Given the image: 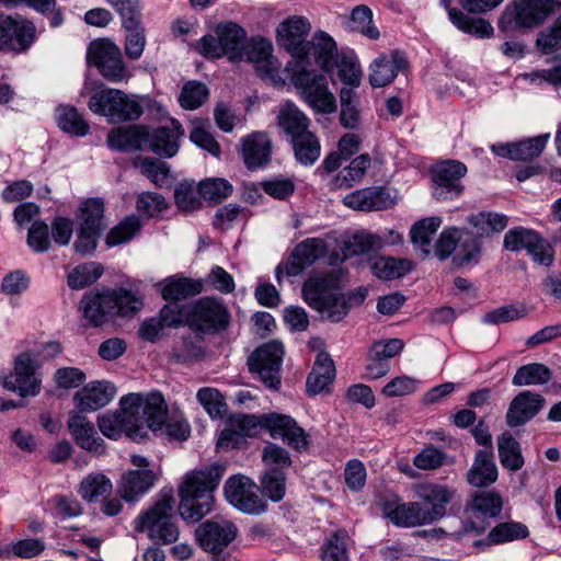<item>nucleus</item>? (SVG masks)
<instances>
[{"label":"nucleus","instance_id":"f257e3e1","mask_svg":"<svg viewBox=\"0 0 561 561\" xmlns=\"http://www.w3.org/2000/svg\"><path fill=\"white\" fill-rule=\"evenodd\" d=\"M222 474L224 468L218 463L185 474L179 488V512L183 519L197 522L211 511L213 492Z\"/></svg>","mask_w":561,"mask_h":561},{"label":"nucleus","instance_id":"774afa93","mask_svg":"<svg viewBox=\"0 0 561 561\" xmlns=\"http://www.w3.org/2000/svg\"><path fill=\"white\" fill-rule=\"evenodd\" d=\"M334 66L337 69L339 78L347 85L359 87L362 81L360 65L355 57L341 56Z\"/></svg>","mask_w":561,"mask_h":561},{"label":"nucleus","instance_id":"0eeeda50","mask_svg":"<svg viewBox=\"0 0 561 561\" xmlns=\"http://www.w3.org/2000/svg\"><path fill=\"white\" fill-rule=\"evenodd\" d=\"M91 112L105 116L110 123L135 121L142 113L140 104L124 91L102 88L93 92L88 101Z\"/></svg>","mask_w":561,"mask_h":561},{"label":"nucleus","instance_id":"5fc2aeb1","mask_svg":"<svg viewBox=\"0 0 561 561\" xmlns=\"http://www.w3.org/2000/svg\"><path fill=\"white\" fill-rule=\"evenodd\" d=\"M103 273L99 263L89 262L75 267L68 275V286L72 289H83L93 284Z\"/></svg>","mask_w":561,"mask_h":561},{"label":"nucleus","instance_id":"3c124183","mask_svg":"<svg viewBox=\"0 0 561 561\" xmlns=\"http://www.w3.org/2000/svg\"><path fill=\"white\" fill-rule=\"evenodd\" d=\"M383 242L380 237L357 232L344 241L343 255L345 259L368 253L371 250L380 249Z\"/></svg>","mask_w":561,"mask_h":561},{"label":"nucleus","instance_id":"4468645a","mask_svg":"<svg viewBox=\"0 0 561 561\" xmlns=\"http://www.w3.org/2000/svg\"><path fill=\"white\" fill-rule=\"evenodd\" d=\"M228 502L241 512L261 514L266 511V503L260 496L256 484L248 477H230L225 484Z\"/></svg>","mask_w":561,"mask_h":561},{"label":"nucleus","instance_id":"bf43d9fd","mask_svg":"<svg viewBox=\"0 0 561 561\" xmlns=\"http://www.w3.org/2000/svg\"><path fill=\"white\" fill-rule=\"evenodd\" d=\"M549 140V134L513 144V160L527 161L541 154Z\"/></svg>","mask_w":561,"mask_h":561},{"label":"nucleus","instance_id":"864d4df0","mask_svg":"<svg viewBox=\"0 0 561 561\" xmlns=\"http://www.w3.org/2000/svg\"><path fill=\"white\" fill-rule=\"evenodd\" d=\"M350 28L369 39H378L380 37L379 30L373 22V12L366 5H357L353 9L350 18Z\"/></svg>","mask_w":561,"mask_h":561},{"label":"nucleus","instance_id":"6ab92c4d","mask_svg":"<svg viewBox=\"0 0 561 561\" xmlns=\"http://www.w3.org/2000/svg\"><path fill=\"white\" fill-rule=\"evenodd\" d=\"M467 168L459 161H444L433 171L434 195L437 199L457 197L461 191L460 179L466 174Z\"/></svg>","mask_w":561,"mask_h":561},{"label":"nucleus","instance_id":"052dcab7","mask_svg":"<svg viewBox=\"0 0 561 561\" xmlns=\"http://www.w3.org/2000/svg\"><path fill=\"white\" fill-rule=\"evenodd\" d=\"M321 558L322 561H348L346 531L337 530L327 540Z\"/></svg>","mask_w":561,"mask_h":561},{"label":"nucleus","instance_id":"1a4fd4ad","mask_svg":"<svg viewBox=\"0 0 561 561\" xmlns=\"http://www.w3.org/2000/svg\"><path fill=\"white\" fill-rule=\"evenodd\" d=\"M87 61L111 82L127 81L131 77L121 48L107 38L95 39L89 44Z\"/></svg>","mask_w":561,"mask_h":561},{"label":"nucleus","instance_id":"603ef678","mask_svg":"<svg viewBox=\"0 0 561 561\" xmlns=\"http://www.w3.org/2000/svg\"><path fill=\"white\" fill-rule=\"evenodd\" d=\"M551 370L540 363H531L519 367L513 377L515 386L543 385L551 379Z\"/></svg>","mask_w":561,"mask_h":561},{"label":"nucleus","instance_id":"393cba45","mask_svg":"<svg viewBox=\"0 0 561 561\" xmlns=\"http://www.w3.org/2000/svg\"><path fill=\"white\" fill-rule=\"evenodd\" d=\"M116 394L110 381H92L75 393L76 407L83 412H92L108 404Z\"/></svg>","mask_w":561,"mask_h":561},{"label":"nucleus","instance_id":"7ed1b4c3","mask_svg":"<svg viewBox=\"0 0 561 561\" xmlns=\"http://www.w3.org/2000/svg\"><path fill=\"white\" fill-rule=\"evenodd\" d=\"M336 284V277L324 275L309 278L302 287L305 301L331 322L341 321L348 312L344 296L335 290Z\"/></svg>","mask_w":561,"mask_h":561},{"label":"nucleus","instance_id":"a878e982","mask_svg":"<svg viewBox=\"0 0 561 561\" xmlns=\"http://www.w3.org/2000/svg\"><path fill=\"white\" fill-rule=\"evenodd\" d=\"M158 473L150 469L128 470L117 483V492L126 502H136L154 485Z\"/></svg>","mask_w":561,"mask_h":561},{"label":"nucleus","instance_id":"e2e57ef3","mask_svg":"<svg viewBox=\"0 0 561 561\" xmlns=\"http://www.w3.org/2000/svg\"><path fill=\"white\" fill-rule=\"evenodd\" d=\"M208 89L204 83L190 81L184 84L179 101L185 110H196L208 99Z\"/></svg>","mask_w":561,"mask_h":561},{"label":"nucleus","instance_id":"c03bdc74","mask_svg":"<svg viewBox=\"0 0 561 561\" xmlns=\"http://www.w3.org/2000/svg\"><path fill=\"white\" fill-rule=\"evenodd\" d=\"M309 55H313L316 61L325 71H331L340 57L336 54L334 41L323 33L316 36L312 43H309V54L307 56Z\"/></svg>","mask_w":561,"mask_h":561},{"label":"nucleus","instance_id":"e433bc0d","mask_svg":"<svg viewBox=\"0 0 561 561\" xmlns=\"http://www.w3.org/2000/svg\"><path fill=\"white\" fill-rule=\"evenodd\" d=\"M148 138V130L144 126H127L112 129L107 135V144L115 150L139 149Z\"/></svg>","mask_w":561,"mask_h":561},{"label":"nucleus","instance_id":"5701e85b","mask_svg":"<svg viewBox=\"0 0 561 561\" xmlns=\"http://www.w3.org/2000/svg\"><path fill=\"white\" fill-rule=\"evenodd\" d=\"M407 67L408 60L399 50H393L390 55H380L369 66V83L374 88L386 87Z\"/></svg>","mask_w":561,"mask_h":561},{"label":"nucleus","instance_id":"f8f14e48","mask_svg":"<svg viewBox=\"0 0 561 561\" xmlns=\"http://www.w3.org/2000/svg\"><path fill=\"white\" fill-rule=\"evenodd\" d=\"M38 368L37 355L26 351L16 356L13 374L5 376L2 386L21 397H35L41 391L42 379L36 374Z\"/></svg>","mask_w":561,"mask_h":561},{"label":"nucleus","instance_id":"2eb2a0df","mask_svg":"<svg viewBox=\"0 0 561 561\" xmlns=\"http://www.w3.org/2000/svg\"><path fill=\"white\" fill-rule=\"evenodd\" d=\"M328 251L327 242L321 238H308L300 242L290 254L284 265L276 267V279L282 282V275L297 276L306 267L313 264L317 260L324 256Z\"/></svg>","mask_w":561,"mask_h":561},{"label":"nucleus","instance_id":"39448f33","mask_svg":"<svg viewBox=\"0 0 561 561\" xmlns=\"http://www.w3.org/2000/svg\"><path fill=\"white\" fill-rule=\"evenodd\" d=\"M214 35L203 36L198 44V51L207 58L227 56L230 60H242L245 31L234 22H221L215 26Z\"/></svg>","mask_w":561,"mask_h":561},{"label":"nucleus","instance_id":"c85d7f7f","mask_svg":"<svg viewBox=\"0 0 561 561\" xmlns=\"http://www.w3.org/2000/svg\"><path fill=\"white\" fill-rule=\"evenodd\" d=\"M383 514L392 524L399 527H415L427 525L428 518L424 507L419 502L401 503L399 500L389 501L383 505Z\"/></svg>","mask_w":561,"mask_h":561},{"label":"nucleus","instance_id":"58836bf2","mask_svg":"<svg viewBox=\"0 0 561 561\" xmlns=\"http://www.w3.org/2000/svg\"><path fill=\"white\" fill-rule=\"evenodd\" d=\"M449 20L459 31L479 38H490L494 34V28L488 20L471 18L459 9L450 10Z\"/></svg>","mask_w":561,"mask_h":561},{"label":"nucleus","instance_id":"dca6fc26","mask_svg":"<svg viewBox=\"0 0 561 561\" xmlns=\"http://www.w3.org/2000/svg\"><path fill=\"white\" fill-rule=\"evenodd\" d=\"M504 248L508 251L526 249L534 260L542 265L553 261L552 249L538 233L525 228L508 230L504 236Z\"/></svg>","mask_w":561,"mask_h":561},{"label":"nucleus","instance_id":"09e8293b","mask_svg":"<svg viewBox=\"0 0 561 561\" xmlns=\"http://www.w3.org/2000/svg\"><path fill=\"white\" fill-rule=\"evenodd\" d=\"M469 224L476 229L480 237H488L492 233H500L508 224L507 216L499 213L481 211L469 218Z\"/></svg>","mask_w":561,"mask_h":561},{"label":"nucleus","instance_id":"412c9836","mask_svg":"<svg viewBox=\"0 0 561 561\" xmlns=\"http://www.w3.org/2000/svg\"><path fill=\"white\" fill-rule=\"evenodd\" d=\"M98 426L101 433L110 439H117L123 434L133 439L142 438L134 414L122 403V399L119 400V409L117 411L105 413L98 417Z\"/></svg>","mask_w":561,"mask_h":561},{"label":"nucleus","instance_id":"423d86ee","mask_svg":"<svg viewBox=\"0 0 561 561\" xmlns=\"http://www.w3.org/2000/svg\"><path fill=\"white\" fill-rule=\"evenodd\" d=\"M173 499L163 494L152 507L135 520V531L147 533L152 540L168 545L178 540L179 528L172 517Z\"/></svg>","mask_w":561,"mask_h":561},{"label":"nucleus","instance_id":"6e6552de","mask_svg":"<svg viewBox=\"0 0 561 561\" xmlns=\"http://www.w3.org/2000/svg\"><path fill=\"white\" fill-rule=\"evenodd\" d=\"M122 403L131 411L138 423L139 434L144 435V425L152 432L162 428L169 410L163 396L158 391L148 393H128L122 397Z\"/></svg>","mask_w":561,"mask_h":561},{"label":"nucleus","instance_id":"a19ab883","mask_svg":"<svg viewBox=\"0 0 561 561\" xmlns=\"http://www.w3.org/2000/svg\"><path fill=\"white\" fill-rule=\"evenodd\" d=\"M411 270L412 263L408 259L379 256L375 257L371 263L374 275L385 280L402 277Z\"/></svg>","mask_w":561,"mask_h":561},{"label":"nucleus","instance_id":"13d9d810","mask_svg":"<svg viewBox=\"0 0 561 561\" xmlns=\"http://www.w3.org/2000/svg\"><path fill=\"white\" fill-rule=\"evenodd\" d=\"M174 440H186L191 434V426L182 412H172L163 421L162 428L154 431Z\"/></svg>","mask_w":561,"mask_h":561},{"label":"nucleus","instance_id":"6e6d98bb","mask_svg":"<svg viewBox=\"0 0 561 561\" xmlns=\"http://www.w3.org/2000/svg\"><path fill=\"white\" fill-rule=\"evenodd\" d=\"M202 285L190 278H179L169 280L161 290L165 300H180L190 296L199 294Z\"/></svg>","mask_w":561,"mask_h":561},{"label":"nucleus","instance_id":"f03ea898","mask_svg":"<svg viewBox=\"0 0 561 561\" xmlns=\"http://www.w3.org/2000/svg\"><path fill=\"white\" fill-rule=\"evenodd\" d=\"M232 425L238 427L242 437H252L259 434L262 427L266 428L274 438H282L291 448L304 451L309 447V434L289 415L268 413L262 416L234 415Z\"/></svg>","mask_w":561,"mask_h":561},{"label":"nucleus","instance_id":"8fccbe9b","mask_svg":"<svg viewBox=\"0 0 561 561\" xmlns=\"http://www.w3.org/2000/svg\"><path fill=\"white\" fill-rule=\"evenodd\" d=\"M529 536L528 527L515 520L500 523L488 534V540L493 545H501L514 540L525 539Z\"/></svg>","mask_w":561,"mask_h":561},{"label":"nucleus","instance_id":"79ce46f5","mask_svg":"<svg viewBox=\"0 0 561 561\" xmlns=\"http://www.w3.org/2000/svg\"><path fill=\"white\" fill-rule=\"evenodd\" d=\"M295 157L300 164L312 165L320 157L321 146L310 130L291 139Z\"/></svg>","mask_w":561,"mask_h":561},{"label":"nucleus","instance_id":"ea45409f","mask_svg":"<svg viewBox=\"0 0 561 561\" xmlns=\"http://www.w3.org/2000/svg\"><path fill=\"white\" fill-rule=\"evenodd\" d=\"M497 451L501 465L511 471H518L525 461L520 444L510 432H504L497 437Z\"/></svg>","mask_w":561,"mask_h":561},{"label":"nucleus","instance_id":"0e129e2a","mask_svg":"<svg viewBox=\"0 0 561 561\" xmlns=\"http://www.w3.org/2000/svg\"><path fill=\"white\" fill-rule=\"evenodd\" d=\"M140 227V220L136 216L125 218L110 230L105 240L106 244L115 247L130 240L139 231Z\"/></svg>","mask_w":561,"mask_h":561},{"label":"nucleus","instance_id":"f3484780","mask_svg":"<svg viewBox=\"0 0 561 561\" xmlns=\"http://www.w3.org/2000/svg\"><path fill=\"white\" fill-rule=\"evenodd\" d=\"M311 25L300 15H293L284 20L276 28L278 44L296 57L309 54V35Z\"/></svg>","mask_w":561,"mask_h":561},{"label":"nucleus","instance_id":"7c9ffc66","mask_svg":"<svg viewBox=\"0 0 561 561\" xmlns=\"http://www.w3.org/2000/svg\"><path fill=\"white\" fill-rule=\"evenodd\" d=\"M192 321L201 330H216L227 325L228 313L221 304L214 299L205 298L194 305Z\"/></svg>","mask_w":561,"mask_h":561},{"label":"nucleus","instance_id":"bb28decb","mask_svg":"<svg viewBox=\"0 0 561 561\" xmlns=\"http://www.w3.org/2000/svg\"><path fill=\"white\" fill-rule=\"evenodd\" d=\"M272 43L265 38L259 37L244 43L243 59L255 65L260 76L264 78L275 79L279 65L272 56Z\"/></svg>","mask_w":561,"mask_h":561},{"label":"nucleus","instance_id":"4be33fe9","mask_svg":"<svg viewBox=\"0 0 561 561\" xmlns=\"http://www.w3.org/2000/svg\"><path fill=\"white\" fill-rule=\"evenodd\" d=\"M68 428L75 442L82 449L101 456L106 451L104 440L96 435L94 425L84 415L77 412H70L68 417Z\"/></svg>","mask_w":561,"mask_h":561},{"label":"nucleus","instance_id":"9b49d317","mask_svg":"<svg viewBox=\"0 0 561 561\" xmlns=\"http://www.w3.org/2000/svg\"><path fill=\"white\" fill-rule=\"evenodd\" d=\"M291 81L316 112L332 113L336 110L335 96L329 90L325 76L302 68L293 75Z\"/></svg>","mask_w":561,"mask_h":561},{"label":"nucleus","instance_id":"473e14b6","mask_svg":"<svg viewBox=\"0 0 561 561\" xmlns=\"http://www.w3.org/2000/svg\"><path fill=\"white\" fill-rule=\"evenodd\" d=\"M499 469L492 450H479L467 472V482L474 488H486L495 483Z\"/></svg>","mask_w":561,"mask_h":561},{"label":"nucleus","instance_id":"49530a36","mask_svg":"<svg viewBox=\"0 0 561 561\" xmlns=\"http://www.w3.org/2000/svg\"><path fill=\"white\" fill-rule=\"evenodd\" d=\"M442 225L439 217H428L416 221L410 231L412 243L425 255H428L433 236Z\"/></svg>","mask_w":561,"mask_h":561},{"label":"nucleus","instance_id":"20e7f679","mask_svg":"<svg viewBox=\"0 0 561 561\" xmlns=\"http://www.w3.org/2000/svg\"><path fill=\"white\" fill-rule=\"evenodd\" d=\"M560 7L561 0H513L502 12L499 28L511 32L537 26Z\"/></svg>","mask_w":561,"mask_h":561},{"label":"nucleus","instance_id":"9d476101","mask_svg":"<svg viewBox=\"0 0 561 561\" xmlns=\"http://www.w3.org/2000/svg\"><path fill=\"white\" fill-rule=\"evenodd\" d=\"M37 28L22 14L0 13V51L24 54L36 42Z\"/></svg>","mask_w":561,"mask_h":561},{"label":"nucleus","instance_id":"cd10ccee","mask_svg":"<svg viewBox=\"0 0 561 561\" xmlns=\"http://www.w3.org/2000/svg\"><path fill=\"white\" fill-rule=\"evenodd\" d=\"M343 203L354 210L373 211L391 207L394 201L385 187H366L347 194Z\"/></svg>","mask_w":561,"mask_h":561},{"label":"nucleus","instance_id":"f704fd0d","mask_svg":"<svg viewBox=\"0 0 561 561\" xmlns=\"http://www.w3.org/2000/svg\"><path fill=\"white\" fill-rule=\"evenodd\" d=\"M503 505L504 500L497 491H478L471 495L466 511L471 516L494 518L501 514Z\"/></svg>","mask_w":561,"mask_h":561},{"label":"nucleus","instance_id":"37998d69","mask_svg":"<svg viewBox=\"0 0 561 561\" xmlns=\"http://www.w3.org/2000/svg\"><path fill=\"white\" fill-rule=\"evenodd\" d=\"M370 165L368 154H360L355 158L347 168H344L333 180L332 188L342 190L350 188L354 184L362 181L367 169Z\"/></svg>","mask_w":561,"mask_h":561},{"label":"nucleus","instance_id":"69168bd1","mask_svg":"<svg viewBox=\"0 0 561 561\" xmlns=\"http://www.w3.org/2000/svg\"><path fill=\"white\" fill-rule=\"evenodd\" d=\"M525 316L526 308L523 305H507L484 313L481 321L484 324L499 325L518 320Z\"/></svg>","mask_w":561,"mask_h":561},{"label":"nucleus","instance_id":"a18cd8bd","mask_svg":"<svg viewBox=\"0 0 561 561\" xmlns=\"http://www.w3.org/2000/svg\"><path fill=\"white\" fill-rule=\"evenodd\" d=\"M112 489L113 484L110 478L101 472H92L82 479L78 493L83 500L94 502L101 496L110 494Z\"/></svg>","mask_w":561,"mask_h":561},{"label":"nucleus","instance_id":"72a5a7b5","mask_svg":"<svg viewBox=\"0 0 561 561\" xmlns=\"http://www.w3.org/2000/svg\"><path fill=\"white\" fill-rule=\"evenodd\" d=\"M182 136H184L182 125L180 122L171 119L169 126L157 128L151 134L148 133L147 141L153 152L171 158L178 152V140Z\"/></svg>","mask_w":561,"mask_h":561},{"label":"nucleus","instance_id":"aec40b11","mask_svg":"<svg viewBox=\"0 0 561 561\" xmlns=\"http://www.w3.org/2000/svg\"><path fill=\"white\" fill-rule=\"evenodd\" d=\"M115 295L111 289L101 293H88L80 301L83 319L91 327H101L114 317Z\"/></svg>","mask_w":561,"mask_h":561},{"label":"nucleus","instance_id":"de8ad7c7","mask_svg":"<svg viewBox=\"0 0 561 561\" xmlns=\"http://www.w3.org/2000/svg\"><path fill=\"white\" fill-rule=\"evenodd\" d=\"M59 128L73 136H84L89 131L88 123L73 106L60 105L56 108Z\"/></svg>","mask_w":561,"mask_h":561},{"label":"nucleus","instance_id":"b1692460","mask_svg":"<svg viewBox=\"0 0 561 561\" xmlns=\"http://www.w3.org/2000/svg\"><path fill=\"white\" fill-rule=\"evenodd\" d=\"M240 152L248 169L263 168L271 160L272 141L267 134L254 131L241 139Z\"/></svg>","mask_w":561,"mask_h":561},{"label":"nucleus","instance_id":"4d7b16f0","mask_svg":"<svg viewBox=\"0 0 561 561\" xmlns=\"http://www.w3.org/2000/svg\"><path fill=\"white\" fill-rule=\"evenodd\" d=\"M199 194L204 201L220 203L232 194L233 187L229 181L220 178L207 179L198 184Z\"/></svg>","mask_w":561,"mask_h":561},{"label":"nucleus","instance_id":"338daca9","mask_svg":"<svg viewBox=\"0 0 561 561\" xmlns=\"http://www.w3.org/2000/svg\"><path fill=\"white\" fill-rule=\"evenodd\" d=\"M119 14L123 27L138 26L141 20L139 0H106Z\"/></svg>","mask_w":561,"mask_h":561},{"label":"nucleus","instance_id":"4c0bfd02","mask_svg":"<svg viewBox=\"0 0 561 561\" xmlns=\"http://www.w3.org/2000/svg\"><path fill=\"white\" fill-rule=\"evenodd\" d=\"M277 123L293 139L309 130L310 121L294 103L286 102L279 106Z\"/></svg>","mask_w":561,"mask_h":561},{"label":"nucleus","instance_id":"c756f323","mask_svg":"<svg viewBox=\"0 0 561 561\" xmlns=\"http://www.w3.org/2000/svg\"><path fill=\"white\" fill-rule=\"evenodd\" d=\"M545 399L538 393L523 391L511 402L506 413V423L511 427L519 426L531 420L543 407Z\"/></svg>","mask_w":561,"mask_h":561},{"label":"nucleus","instance_id":"c9c22d12","mask_svg":"<svg viewBox=\"0 0 561 561\" xmlns=\"http://www.w3.org/2000/svg\"><path fill=\"white\" fill-rule=\"evenodd\" d=\"M335 377V366L327 352L317 355L314 366L307 378V391L317 394L323 391Z\"/></svg>","mask_w":561,"mask_h":561},{"label":"nucleus","instance_id":"a211bd4d","mask_svg":"<svg viewBox=\"0 0 561 561\" xmlns=\"http://www.w3.org/2000/svg\"><path fill=\"white\" fill-rule=\"evenodd\" d=\"M237 533V527L229 520H208L197 527L195 536L204 550L218 553L236 539Z\"/></svg>","mask_w":561,"mask_h":561},{"label":"nucleus","instance_id":"680f3d73","mask_svg":"<svg viewBox=\"0 0 561 561\" xmlns=\"http://www.w3.org/2000/svg\"><path fill=\"white\" fill-rule=\"evenodd\" d=\"M174 199L176 206L182 211H193L201 208L203 198L199 194L198 185L195 186L193 183L182 182L175 188Z\"/></svg>","mask_w":561,"mask_h":561},{"label":"nucleus","instance_id":"2f4dec72","mask_svg":"<svg viewBox=\"0 0 561 561\" xmlns=\"http://www.w3.org/2000/svg\"><path fill=\"white\" fill-rule=\"evenodd\" d=\"M417 495L425 503L424 514L431 524L446 514V506L453 499V491L444 485L425 484L419 488Z\"/></svg>","mask_w":561,"mask_h":561},{"label":"nucleus","instance_id":"ddd939ff","mask_svg":"<svg viewBox=\"0 0 561 561\" xmlns=\"http://www.w3.org/2000/svg\"><path fill=\"white\" fill-rule=\"evenodd\" d=\"M283 355L282 343L277 341L265 343L249 357L250 371L256 374L266 387L277 389L280 383L279 370Z\"/></svg>","mask_w":561,"mask_h":561}]
</instances>
